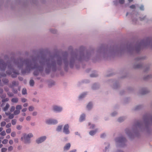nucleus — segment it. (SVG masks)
Wrapping results in <instances>:
<instances>
[{"mask_svg":"<svg viewBox=\"0 0 152 152\" xmlns=\"http://www.w3.org/2000/svg\"><path fill=\"white\" fill-rule=\"evenodd\" d=\"M143 122L137 121L133 125L131 130L126 129V133L130 138L137 136L139 132H142L149 134L151 132L149 125L152 124V115L148 114L144 115L143 117Z\"/></svg>","mask_w":152,"mask_h":152,"instance_id":"nucleus-1","label":"nucleus"},{"mask_svg":"<svg viewBox=\"0 0 152 152\" xmlns=\"http://www.w3.org/2000/svg\"><path fill=\"white\" fill-rule=\"evenodd\" d=\"M144 48L152 49V38H148L137 42V53Z\"/></svg>","mask_w":152,"mask_h":152,"instance_id":"nucleus-2","label":"nucleus"},{"mask_svg":"<svg viewBox=\"0 0 152 152\" xmlns=\"http://www.w3.org/2000/svg\"><path fill=\"white\" fill-rule=\"evenodd\" d=\"M116 146L117 147H124L126 146L127 140L123 136L117 137L115 139Z\"/></svg>","mask_w":152,"mask_h":152,"instance_id":"nucleus-3","label":"nucleus"},{"mask_svg":"<svg viewBox=\"0 0 152 152\" xmlns=\"http://www.w3.org/2000/svg\"><path fill=\"white\" fill-rule=\"evenodd\" d=\"M144 58L142 57H138L136 58L134 60V63L133 67L134 69H138L141 68L142 66V64L139 62Z\"/></svg>","mask_w":152,"mask_h":152,"instance_id":"nucleus-4","label":"nucleus"},{"mask_svg":"<svg viewBox=\"0 0 152 152\" xmlns=\"http://www.w3.org/2000/svg\"><path fill=\"white\" fill-rule=\"evenodd\" d=\"M33 137V135L32 133H29L27 134H25L21 137V140L25 144H28L31 143L30 138Z\"/></svg>","mask_w":152,"mask_h":152,"instance_id":"nucleus-5","label":"nucleus"},{"mask_svg":"<svg viewBox=\"0 0 152 152\" xmlns=\"http://www.w3.org/2000/svg\"><path fill=\"white\" fill-rule=\"evenodd\" d=\"M45 122L46 124L48 125L56 124L58 123L57 120L51 118L46 119Z\"/></svg>","mask_w":152,"mask_h":152,"instance_id":"nucleus-6","label":"nucleus"},{"mask_svg":"<svg viewBox=\"0 0 152 152\" xmlns=\"http://www.w3.org/2000/svg\"><path fill=\"white\" fill-rule=\"evenodd\" d=\"M52 110L54 112L60 113L62 111L63 108L61 106L54 105L52 107Z\"/></svg>","mask_w":152,"mask_h":152,"instance_id":"nucleus-7","label":"nucleus"},{"mask_svg":"<svg viewBox=\"0 0 152 152\" xmlns=\"http://www.w3.org/2000/svg\"><path fill=\"white\" fill-rule=\"evenodd\" d=\"M47 139L45 136H44L37 138L36 140V142L38 144H39L44 142Z\"/></svg>","mask_w":152,"mask_h":152,"instance_id":"nucleus-8","label":"nucleus"},{"mask_svg":"<svg viewBox=\"0 0 152 152\" xmlns=\"http://www.w3.org/2000/svg\"><path fill=\"white\" fill-rule=\"evenodd\" d=\"M69 126L68 124L65 125L63 128V132L66 134H68L70 133L69 129Z\"/></svg>","mask_w":152,"mask_h":152,"instance_id":"nucleus-9","label":"nucleus"},{"mask_svg":"<svg viewBox=\"0 0 152 152\" xmlns=\"http://www.w3.org/2000/svg\"><path fill=\"white\" fill-rule=\"evenodd\" d=\"M149 91L148 89L145 88H142L140 91V93L142 94H145L149 92Z\"/></svg>","mask_w":152,"mask_h":152,"instance_id":"nucleus-10","label":"nucleus"},{"mask_svg":"<svg viewBox=\"0 0 152 152\" xmlns=\"http://www.w3.org/2000/svg\"><path fill=\"white\" fill-rule=\"evenodd\" d=\"M18 84L19 83L18 81H13L12 82V84H10L9 86L10 87L13 88L15 86H18Z\"/></svg>","mask_w":152,"mask_h":152,"instance_id":"nucleus-11","label":"nucleus"},{"mask_svg":"<svg viewBox=\"0 0 152 152\" xmlns=\"http://www.w3.org/2000/svg\"><path fill=\"white\" fill-rule=\"evenodd\" d=\"M71 146V145L70 143L66 144L64 147V151H66L69 150Z\"/></svg>","mask_w":152,"mask_h":152,"instance_id":"nucleus-12","label":"nucleus"},{"mask_svg":"<svg viewBox=\"0 0 152 152\" xmlns=\"http://www.w3.org/2000/svg\"><path fill=\"white\" fill-rule=\"evenodd\" d=\"M93 106V104L92 102H89L86 106V108L88 110H91Z\"/></svg>","mask_w":152,"mask_h":152,"instance_id":"nucleus-13","label":"nucleus"},{"mask_svg":"<svg viewBox=\"0 0 152 152\" xmlns=\"http://www.w3.org/2000/svg\"><path fill=\"white\" fill-rule=\"evenodd\" d=\"M110 81L113 83V88L115 89L117 88L119 86V85L118 83L115 82V81L112 80H111Z\"/></svg>","mask_w":152,"mask_h":152,"instance_id":"nucleus-14","label":"nucleus"},{"mask_svg":"<svg viewBox=\"0 0 152 152\" xmlns=\"http://www.w3.org/2000/svg\"><path fill=\"white\" fill-rule=\"evenodd\" d=\"M87 94L86 92H83L79 96V99H82L86 96Z\"/></svg>","mask_w":152,"mask_h":152,"instance_id":"nucleus-15","label":"nucleus"},{"mask_svg":"<svg viewBox=\"0 0 152 152\" xmlns=\"http://www.w3.org/2000/svg\"><path fill=\"white\" fill-rule=\"evenodd\" d=\"M85 116L86 115L85 114H81L79 118V121L80 122H81L85 120Z\"/></svg>","mask_w":152,"mask_h":152,"instance_id":"nucleus-16","label":"nucleus"},{"mask_svg":"<svg viewBox=\"0 0 152 152\" xmlns=\"http://www.w3.org/2000/svg\"><path fill=\"white\" fill-rule=\"evenodd\" d=\"M150 65H146L144 68V71L145 72H147L150 69Z\"/></svg>","mask_w":152,"mask_h":152,"instance_id":"nucleus-17","label":"nucleus"},{"mask_svg":"<svg viewBox=\"0 0 152 152\" xmlns=\"http://www.w3.org/2000/svg\"><path fill=\"white\" fill-rule=\"evenodd\" d=\"M99 87V85L97 83H95L92 86V89L95 90L98 89Z\"/></svg>","mask_w":152,"mask_h":152,"instance_id":"nucleus-18","label":"nucleus"},{"mask_svg":"<svg viewBox=\"0 0 152 152\" xmlns=\"http://www.w3.org/2000/svg\"><path fill=\"white\" fill-rule=\"evenodd\" d=\"M98 130V129H96L94 130L91 131L89 132V134L90 135H91L93 136V135H94L96 134V133L97 131Z\"/></svg>","mask_w":152,"mask_h":152,"instance_id":"nucleus-19","label":"nucleus"},{"mask_svg":"<svg viewBox=\"0 0 152 152\" xmlns=\"http://www.w3.org/2000/svg\"><path fill=\"white\" fill-rule=\"evenodd\" d=\"M126 118V117L125 116L121 117L118 118V121L120 122H121L124 121Z\"/></svg>","mask_w":152,"mask_h":152,"instance_id":"nucleus-20","label":"nucleus"},{"mask_svg":"<svg viewBox=\"0 0 152 152\" xmlns=\"http://www.w3.org/2000/svg\"><path fill=\"white\" fill-rule=\"evenodd\" d=\"M62 127L63 126L62 125H59L56 128V131L58 132H60L61 131Z\"/></svg>","mask_w":152,"mask_h":152,"instance_id":"nucleus-21","label":"nucleus"},{"mask_svg":"<svg viewBox=\"0 0 152 152\" xmlns=\"http://www.w3.org/2000/svg\"><path fill=\"white\" fill-rule=\"evenodd\" d=\"M19 99L17 98H14L12 99L11 102L13 103H17Z\"/></svg>","mask_w":152,"mask_h":152,"instance_id":"nucleus-22","label":"nucleus"},{"mask_svg":"<svg viewBox=\"0 0 152 152\" xmlns=\"http://www.w3.org/2000/svg\"><path fill=\"white\" fill-rule=\"evenodd\" d=\"M151 78H152V75L150 74L148 75H146L144 77V79L146 80L149 79Z\"/></svg>","mask_w":152,"mask_h":152,"instance_id":"nucleus-23","label":"nucleus"},{"mask_svg":"<svg viewBox=\"0 0 152 152\" xmlns=\"http://www.w3.org/2000/svg\"><path fill=\"white\" fill-rule=\"evenodd\" d=\"M10 107V105L8 103H7L6 106L3 108V110L5 111L7 110Z\"/></svg>","mask_w":152,"mask_h":152,"instance_id":"nucleus-24","label":"nucleus"},{"mask_svg":"<svg viewBox=\"0 0 152 152\" xmlns=\"http://www.w3.org/2000/svg\"><path fill=\"white\" fill-rule=\"evenodd\" d=\"M88 125L90 129H93L95 127V125L94 124H91L90 122L88 123Z\"/></svg>","mask_w":152,"mask_h":152,"instance_id":"nucleus-25","label":"nucleus"},{"mask_svg":"<svg viewBox=\"0 0 152 152\" xmlns=\"http://www.w3.org/2000/svg\"><path fill=\"white\" fill-rule=\"evenodd\" d=\"M2 81L3 83L5 84H7L9 82V80L8 79L6 78H3L2 80Z\"/></svg>","mask_w":152,"mask_h":152,"instance_id":"nucleus-26","label":"nucleus"},{"mask_svg":"<svg viewBox=\"0 0 152 152\" xmlns=\"http://www.w3.org/2000/svg\"><path fill=\"white\" fill-rule=\"evenodd\" d=\"M142 108V106L140 105H138L135 107L134 108V110H137L140 109Z\"/></svg>","mask_w":152,"mask_h":152,"instance_id":"nucleus-27","label":"nucleus"},{"mask_svg":"<svg viewBox=\"0 0 152 152\" xmlns=\"http://www.w3.org/2000/svg\"><path fill=\"white\" fill-rule=\"evenodd\" d=\"M22 108V106L20 105H16V110L20 111V110Z\"/></svg>","mask_w":152,"mask_h":152,"instance_id":"nucleus-28","label":"nucleus"},{"mask_svg":"<svg viewBox=\"0 0 152 152\" xmlns=\"http://www.w3.org/2000/svg\"><path fill=\"white\" fill-rule=\"evenodd\" d=\"M117 114V113L116 111H114L110 114V115L112 117H114Z\"/></svg>","mask_w":152,"mask_h":152,"instance_id":"nucleus-29","label":"nucleus"},{"mask_svg":"<svg viewBox=\"0 0 152 152\" xmlns=\"http://www.w3.org/2000/svg\"><path fill=\"white\" fill-rule=\"evenodd\" d=\"M34 81L33 80H31L29 82V84L31 86H33L34 85Z\"/></svg>","mask_w":152,"mask_h":152,"instance_id":"nucleus-30","label":"nucleus"},{"mask_svg":"<svg viewBox=\"0 0 152 152\" xmlns=\"http://www.w3.org/2000/svg\"><path fill=\"white\" fill-rule=\"evenodd\" d=\"M22 94L23 95H25L27 94V91L25 88H23L22 91Z\"/></svg>","mask_w":152,"mask_h":152,"instance_id":"nucleus-31","label":"nucleus"},{"mask_svg":"<svg viewBox=\"0 0 152 152\" xmlns=\"http://www.w3.org/2000/svg\"><path fill=\"white\" fill-rule=\"evenodd\" d=\"M28 110L30 111H33L34 110V107L33 106H30L29 107Z\"/></svg>","mask_w":152,"mask_h":152,"instance_id":"nucleus-32","label":"nucleus"},{"mask_svg":"<svg viewBox=\"0 0 152 152\" xmlns=\"http://www.w3.org/2000/svg\"><path fill=\"white\" fill-rule=\"evenodd\" d=\"M50 30V32L53 34H56L57 32V31L54 29H51Z\"/></svg>","mask_w":152,"mask_h":152,"instance_id":"nucleus-33","label":"nucleus"},{"mask_svg":"<svg viewBox=\"0 0 152 152\" xmlns=\"http://www.w3.org/2000/svg\"><path fill=\"white\" fill-rule=\"evenodd\" d=\"M12 92L15 94H16L18 93V90L17 89L14 88H12Z\"/></svg>","mask_w":152,"mask_h":152,"instance_id":"nucleus-34","label":"nucleus"},{"mask_svg":"<svg viewBox=\"0 0 152 152\" xmlns=\"http://www.w3.org/2000/svg\"><path fill=\"white\" fill-rule=\"evenodd\" d=\"M20 111L16 110L14 111V114L15 115H17L20 113Z\"/></svg>","mask_w":152,"mask_h":152,"instance_id":"nucleus-35","label":"nucleus"},{"mask_svg":"<svg viewBox=\"0 0 152 152\" xmlns=\"http://www.w3.org/2000/svg\"><path fill=\"white\" fill-rule=\"evenodd\" d=\"M105 149L106 150H107V149L109 147V144L108 143H105Z\"/></svg>","mask_w":152,"mask_h":152,"instance_id":"nucleus-36","label":"nucleus"},{"mask_svg":"<svg viewBox=\"0 0 152 152\" xmlns=\"http://www.w3.org/2000/svg\"><path fill=\"white\" fill-rule=\"evenodd\" d=\"M98 74L96 73H93L90 75V76L92 77H96L97 76Z\"/></svg>","mask_w":152,"mask_h":152,"instance_id":"nucleus-37","label":"nucleus"},{"mask_svg":"<svg viewBox=\"0 0 152 152\" xmlns=\"http://www.w3.org/2000/svg\"><path fill=\"white\" fill-rule=\"evenodd\" d=\"M9 99L8 98H4V99H3L2 100V102H7L9 101Z\"/></svg>","mask_w":152,"mask_h":152,"instance_id":"nucleus-38","label":"nucleus"},{"mask_svg":"<svg viewBox=\"0 0 152 152\" xmlns=\"http://www.w3.org/2000/svg\"><path fill=\"white\" fill-rule=\"evenodd\" d=\"M7 94L10 97H12L14 96V94L10 92H8Z\"/></svg>","mask_w":152,"mask_h":152,"instance_id":"nucleus-39","label":"nucleus"},{"mask_svg":"<svg viewBox=\"0 0 152 152\" xmlns=\"http://www.w3.org/2000/svg\"><path fill=\"white\" fill-rule=\"evenodd\" d=\"M15 109V107L14 106H12L10 109V111L11 112L14 111Z\"/></svg>","mask_w":152,"mask_h":152,"instance_id":"nucleus-40","label":"nucleus"},{"mask_svg":"<svg viewBox=\"0 0 152 152\" xmlns=\"http://www.w3.org/2000/svg\"><path fill=\"white\" fill-rule=\"evenodd\" d=\"M22 128V126L20 125H18L16 126V128L18 130H21Z\"/></svg>","mask_w":152,"mask_h":152,"instance_id":"nucleus-41","label":"nucleus"},{"mask_svg":"<svg viewBox=\"0 0 152 152\" xmlns=\"http://www.w3.org/2000/svg\"><path fill=\"white\" fill-rule=\"evenodd\" d=\"M14 114H10L9 115V118L10 119H12L13 118L14 116Z\"/></svg>","mask_w":152,"mask_h":152,"instance_id":"nucleus-42","label":"nucleus"},{"mask_svg":"<svg viewBox=\"0 0 152 152\" xmlns=\"http://www.w3.org/2000/svg\"><path fill=\"white\" fill-rule=\"evenodd\" d=\"M17 122V120L16 119H13L12 121V124L13 125H14L16 124Z\"/></svg>","mask_w":152,"mask_h":152,"instance_id":"nucleus-43","label":"nucleus"},{"mask_svg":"<svg viewBox=\"0 0 152 152\" xmlns=\"http://www.w3.org/2000/svg\"><path fill=\"white\" fill-rule=\"evenodd\" d=\"M6 96V94H2L0 95L1 98L2 99H4L5 98Z\"/></svg>","mask_w":152,"mask_h":152,"instance_id":"nucleus-44","label":"nucleus"},{"mask_svg":"<svg viewBox=\"0 0 152 152\" xmlns=\"http://www.w3.org/2000/svg\"><path fill=\"white\" fill-rule=\"evenodd\" d=\"M8 141V140H7L4 139L2 141V143L3 144H5L7 143Z\"/></svg>","mask_w":152,"mask_h":152,"instance_id":"nucleus-45","label":"nucleus"},{"mask_svg":"<svg viewBox=\"0 0 152 152\" xmlns=\"http://www.w3.org/2000/svg\"><path fill=\"white\" fill-rule=\"evenodd\" d=\"M6 124V123L5 121H2L1 123V126L2 127L4 126Z\"/></svg>","mask_w":152,"mask_h":152,"instance_id":"nucleus-46","label":"nucleus"},{"mask_svg":"<svg viewBox=\"0 0 152 152\" xmlns=\"http://www.w3.org/2000/svg\"><path fill=\"white\" fill-rule=\"evenodd\" d=\"M0 135L1 136H5L6 135V133L5 131H3L0 133Z\"/></svg>","mask_w":152,"mask_h":152,"instance_id":"nucleus-47","label":"nucleus"},{"mask_svg":"<svg viewBox=\"0 0 152 152\" xmlns=\"http://www.w3.org/2000/svg\"><path fill=\"white\" fill-rule=\"evenodd\" d=\"M125 2L124 0H119V3L121 4H123Z\"/></svg>","mask_w":152,"mask_h":152,"instance_id":"nucleus-48","label":"nucleus"},{"mask_svg":"<svg viewBox=\"0 0 152 152\" xmlns=\"http://www.w3.org/2000/svg\"><path fill=\"white\" fill-rule=\"evenodd\" d=\"M13 149V147L12 146H11L9 147L8 148V150L9 151H11Z\"/></svg>","mask_w":152,"mask_h":152,"instance_id":"nucleus-49","label":"nucleus"},{"mask_svg":"<svg viewBox=\"0 0 152 152\" xmlns=\"http://www.w3.org/2000/svg\"><path fill=\"white\" fill-rule=\"evenodd\" d=\"M11 129L9 128L8 129H7L6 130V132L7 133H9L11 132Z\"/></svg>","mask_w":152,"mask_h":152,"instance_id":"nucleus-50","label":"nucleus"},{"mask_svg":"<svg viewBox=\"0 0 152 152\" xmlns=\"http://www.w3.org/2000/svg\"><path fill=\"white\" fill-rule=\"evenodd\" d=\"M27 99L25 98H22L21 99V101L23 103L27 102Z\"/></svg>","mask_w":152,"mask_h":152,"instance_id":"nucleus-51","label":"nucleus"},{"mask_svg":"<svg viewBox=\"0 0 152 152\" xmlns=\"http://www.w3.org/2000/svg\"><path fill=\"white\" fill-rule=\"evenodd\" d=\"M7 150V149L5 148H3L1 149V152H5Z\"/></svg>","mask_w":152,"mask_h":152,"instance_id":"nucleus-52","label":"nucleus"},{"mask_svg":"<svg viewBox=\"0 0 152 152\" xmlns=\"http://www.w3.org/2000/svg\"><path fill=\"white\" fill-rule=\"evenodd\" d=\"M16 135V133L15 132H12L11 133V136L12 137H15Z\"/></svg>","mask_w":152,"mask_h":152,"instance_id":"nucleus-53","label":"nucleus"},{"mask_svg":"<svg viewBox=\"0 0 152 152\" xmlns=\"http://www.w3.org/2000/svg\"><path fill=\"white\" fill-rule=\"evenodd\" d=\"M31 117L29 116H28L27 117L26 119L27 121H29L31 120Z\"/></svg>","mask_w":152,"mask_h":152,"instance_id":"nucleus-54","label":"nucleus"},{"mask_svg":"<svg viewBox=\"0 0 152 152\" xmlns=\"http://www.w3.org/2000/svg\"><path fill=\"white\" fill-rule=\"evenodd\" d=\"M11 124L10 123L8 124L6 126V127L7 128H9L11 126Z\"/></svg>","mask_w":152,"mask_h":152,"instance_id":"nucleus-55","label":"nucleus"},{"mask_svg":"<svg viewBox=\"0 0 152 152\" xmlns=\"http://www.w3.org/2000/svg\"><path fill=\"white\" fill-rule=\"evenodd\" d=\"M4 90L6 92H8L9 91V88H8L7 87H4Z\"/></svg>","mask_w":152,"mask_h":152,"instance_id":"nucleus-56","label":"nucleus"},{"mask_svg":"<svg viewBox=\"0 0 152 152\" xmlns=\"http://www.w3.org/2000/svg\"><path fill=\"white\" fill-rule=\"evenodd\" d=\"M24 117H20L19 119V121H20V122H22L23 121L24 119Z\"/></svg>","mask_w":152,"mask_h":152,"instance_id":"nucleus-57","label":"nucleus"},{"mask_svg":"<svg viewBox=\"0 0 152 152\" xmlns=\"http://www.w3.org/2000/svg\"><path fill=\"white\" fill-rule=\"evenodd\" d=\"M140 9L141 10H144V6L143 5H141V6L140 7Z\"/></svg>","mask_w":152,"mask_h":152,"instance_id":"nucleus-58","label":"nucleus"},{"mask_svg":"<svg viewBox=\"0 0 152 152\" xmlns=\"http://www.w3.org/2000/svg\"><path fill=\"white\" fill-rule=\"evenodd\" d=\"M27 108H25L23 109L21 111L22 112H24L26 111H27Z\"/></svg>","mask_w":152,"mask_h":152,"instance_id":"nucleus-59","label":"nucleus"},{"mask_svg":"<svg viewBox=\"0 0 152 152\" xmlns=\"http://www.w3.org/2000/svg\"><path fill=\"white\" fill-rule=\"evenodd\" d=\"M113 2L114 4L115 5H117L118 4V2L116 1H114Z\"/></svg>","mask_w":152,"mask_h":152,"instance_id":"nucleus-60","label":"nucleus"},{"mask_svg":"<svg viewBox=\"0 0 152 152\" xmlns=\"http://www.w3.org/2000/svg\"><path fill=\"white\" fill-rule=\"evenodd\" d=\"M37 115V112H34L32 113V115L33 116H36Z\"/></svg>","mask_w":152,"mask_h":152,"instance_id":"nucleus-61","label":"nucleus"},{"mask_svg":"<svg viewBox=\"0 0 152 152\" xmlns=\"http://www.w3.org/2000/svg\"><path fill=\"white\" fill-rule=\"evenodd\" d=\"M33 101H34V102H39V100L38 99H37L35 98H34L33 99Z\"/></svg>","mask_w":152,"mask_h":152,"instance_id":"nucleus-62","label":"nucleus"},{"mask_svg":"<svg viewBox=\"0 0 152 152\" xmlns=\"http://www.w3.org/2000/svg\"><path fill=\"white\" fill-rule=\"evenodd\" d=\"M135 6L134 5H132L130 6V8L131 9H134L135 8Z\"/></svg>","mask_w":152,"mask_h":152,"instance_id":"nucleus-63","label":"nucleus"},{"mask_svg":"<svg viewBox=\"0 0 152 152\" xmlns=\"http://www.w3.org/2000/svg\"><path fill=\"white\" fill-rule=\"evenodd\" d=\"M14 142L16 143H17L18 142V138H15L14 140Z\"/></svg>","mask_w":152,"mask_h":152,"instance_id":"nucleus-64","label":"nucleus"}]
</instances>
